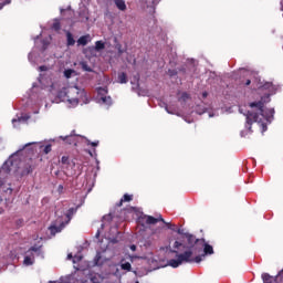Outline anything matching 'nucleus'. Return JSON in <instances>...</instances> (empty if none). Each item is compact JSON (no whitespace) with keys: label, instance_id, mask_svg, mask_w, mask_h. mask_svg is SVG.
<instances>
[{"label":"nucleus","instance_id":"3","mask_svg":"<svg viewBox=\"0 0 283 283\" xmlns=\"http://www.w3.org/2000/svg\"><path fill=\"white\" fill-rule=\"evenodd\" d=\"M36 143H28L21 149L15 151L9 157V160H6L0 168V174H10L12 171V167L14 169H20L21 176H29L34 171V160L32 157L34 156V151L36 149L34 146Z\"/></svg>","mask_w":283,"mask_h":283},{"label":"nucleus","instance_id":"42","mask_svg":"<svg viewBox=\"0 0 283 283\" xmlns=\"http://www.w3.org/2000/svg\"><path fill=\"white\" fill-rule=\"evenodd\" d=\"M241 137L244 138V136H247V130H241Z\"/></svg>","mask_w":283,"mask_h":283},{"label":"nucleus","instance_id":"50","mask_svg":"<svg viewBox=\"0 0 283 283\" xmlns=\"http://www.w3.org/2000/svg\"><path fill=\"white\" fill-rule=\"evenodd\" d=\"M101 229H105V223H102V224H101Z\"/></svg>","mask_w":283,"mask_h":283},{"label":"nucleus","instance_id":"49","mask_svg":"<svg viewBox=\"0 0 283 283\" xmlns=\"http://www.w3.org/2000/svg\"><path fill=\"white\" fill-rule=\"evenodd\" d=\"M281 10L283 12V0L281 1Z\"/></svg>","mask_w":283,"mask_h":283},{"label":"nucleus","instance_id":"27","mask_svg":"<svg viewBox=\"0 0 283 283\" xmlns=\"http://www.w3.org/2000/svg\"><path fill=\"white\" fill-rule=\"evenodd\" d=\"M81 260H83V255L81 254H75L73 256V264H78V262H81Z\"/></svg>","mask_w":283,"mask_h":283},{"label":"nucleus","instance_id":"34","mask_svg":"<svg viewBox=\"0 0 283 283\" xmlns=\"http://www.w3.org/2000/svg\"><path fill=\"white\" fill-rule=\"evenodd\" d=\"M177 233H178L179 235H184V238H186V235H187V232H185V229H181V228H178V229H177Z\"/></svg>","mask_w":283,"mask_h":283},{"label":"nucleus","instance_id":"22","mask_svg":"<svg viewBox=\"0 0 283 283\" xmlns=\"http://www.w3.org/2000/svg\"><path fill=\"white\" fill-rule=\"evenodd\" d=\"M99 101L104 104V105H112V96H103L99 97Z\"/></svg>","mask_w":283,"mask_h":283},{"label":"nucleus","instance_id":"25","mask_svg":"<svg viewBox=\"0 0 283 283\" xmlns=\"http://www.w3.org/2000/svg\"><path fill=\"white\" fill-rule=\"evenodd\" d=\"M161 0H151V6H150V12H156V6L160 3Z\"/></svg>","mask_w":283,"mask_h":283},{"label":"nucleus","instance_id":"31","mask_svg":"<svg viewBox=\"0 0 283 283\" xmlns=\"http://www.w3.org/2000/svg\"><path fill=\"white\" fill-rule=\"evenodd\" d=\"M28 60L30 61V63H32L34 65V63H36V60L34 59V52H30Z\"/></svg>","mask_w":283,"mask_h":283},{"label":"nucleus","instance_id":"29","mask_svg":"<svg viewBox=\"0 0 283 283\" xmlns=\"http://www.w3.org/2000/svg\"><path fill=\"white\" fill-rule=\"evenodd\" d=\"M102 220L106 222H112V220H114V216H112V213L105 214Z\"/></svg>","mask_w":283,"mask_h":283},{"label":"nucleus","instance_id":"36","mask_svg":"<svg viewBox=\"0 0 283 283\" xmlns=\"http://www.w3.org/2000/svg\"><path fill=\"white\" fill-rule=\"evenodd\" d=\"M39 71L40 72H48V66L46 65L39 66Z\"/></svg>","mask_w":283,"mask_h":283},{"label":"nucleus","instance_id":"38","mask_svg":"<svg viewBox=\"0 0 283 283\" xmlns=\"http://www.w3.org/2000/svg\"><path fill=\"white\" fill-rule=\"evenodd\" d=\"M261 127H262V134H264V132H266V129H269L266 124H261Z\"/></svg>","mask_w":283,"mask_h":283},{"label":"nucleus","instance_id":"53","mask_svg":"<svg viewBox=\"0 0 283 283\" xmlns=\"http://www.w3.org/2000/svg\"><path fill=\"white\" fill-rule=\"evenodd\" d=\"M36 39H39V35H36Z\"/></svg>","mask_w":283,"mask_h":283},{"label":"nucleus","instance_id":"24","mask_svg":"<svg viewBox=\"0 0 283 283\" xmlns=\"http://www.w3.org/2000/svg\"><path fill=\"white\" fill-rule=\"evenodd\" d=\"M40 149H42L43 154H50V151H52V145L48 144L44 147L42 145H40Z\"/></svg>","mask_w":283,"mask_h":283},{"label":"nucleus","instance_id":"5","mask_svg":"<svg viewBox=\"0 0 283 283\" xmlns=\"http://www.w3.org/2000/svg\"><path fill=\"white\" fill-rule=\"evenodd\" d=\"M34 258H41L43 260V245H33L24 253L23 265L32 266L34 264Z\"/></svg>","mask_w":283,"mask_h":283},{"label":"nucleus","instance_id":"9","mask_svg":"<svg viewBox=\"0 0 283 283\" xmlns=\"http://www.w3.org/2000/svg\"><path fill=\"white\" fill-rule=\"evenodd\" d=\"M61 163H62V168L67 169V171H70V169H74V167H76V164L73 160H70L69 156H63L61 158Z\"/></svg>","mask_w":283,"mask_h":283},{"label":"nucleus","instance_id":"45","mask_svg":"<svg viewBox=\"0 0 283 283\" xmlns=\"http://www.w3.org/2000/svg\"><path fill=\"white\" fill-rule=\"evenodd\" d=\"M67 260H74V256L72 255V253L67 254Z\"/></svg>","mask_w":283,"mask_h":283},{"label":"nucleus","instance_id":"28","mask_svg":"<svg viewBox=\"0 0 283 283\" xmlns=\"http://www.w3.org/2000/svg\"><path fill=\"white\" fill-rule=\"evenodd\" d=\"M82 70H83L84 72H94V70H92V69L90 67V65H87V63H85V62L82 63Z\"/></svg>","mask_w":283,"mask_h":283},{"label":"nucleus","instance_id":"39","mask_svg":"<svg viewBox=\"0 0 283 283\" xmlns=\"http://www.w3.org/2000/svg\"><path fill=\"white\" fill-rule=\"evenodd\" d=\"M48 49V43L45 40L42 41V50H46Z\"/></svg>","mask_w":283,"mask_h":283},{"label":"nucleus","instance_id":"2","mask_svg":"<svg viewBox=\"0 0 283 283\" xmlns=\"http://www.w3.org/2000/svg\"><path fill=\"white\" fill-rule=\"evenodd\" d=\"M185 238L187 244L181 243L180 241H175L172 245L174 250H170V253H175L177 258L168 261V266H171L172 269H178L181 264H193V262L200 264V262H202V256L197 255L196 258H192V255L193 250L196 251V249L200 247V242H205V239H196V235L191 233H186Z\"/></svg>","mask_w":283,"mask_h":283},{"label":"nucleus","instance_id":"6","mask_svg":"<svg viewBox=\"0 0 283 283\" xmlns=\"http://www.w3.org/2000/svg\"><path fill=\"white\" fill-rule=\"evenodd\" d=\"M71 92H73V94H77V97L73 99H69L70 103H74L75 105H78L80 101H83V103L85 104L90 103V99H87V93L85 92V90L78 88V86H75L71 88Z\"/></svg>","mask_w":283,"mask_h":283},{"label":"nucleus","instance_id":"10","mask_svg":"<svg viewBox=\"0 0 283 283\" xmlns=\"http://www.w3.org/2000/svg\"><path fill=\"white\" fill-rule=\"evenodd\" d=\"M61 138L62 140H65L67 145H76L78 143V139H76V134H74V130L71 133V135Z\"/></svg>","mask_w":283,"mask_h":283},{"label":"nucleus","instance_id":"21","mask_svg":"<svg viewBox=\"0 0 283 283\" xmlns=\"http://www.w3.org/2000/svg\"><path fill=\"white\" fill-rule=\"evenodd\" d=\"M107 87H98L97 88V94H98V98H103V96H107Z\"/></svg>","mask_w":283,"mask_h":283},{"label":"nucleus","instance_id":"8","mask_svg":"<svg viewBox=\"0 0 283 283\" xmlns=\"http://www.w3.org/2000/svg\"><path fill=\"white\" fill-rule=\"evenodd\" d=\"M202 248H203V254L199 255L201 258V261H202V258H205V255H213V247L207 243L205 239H203V242L199 243V249H202Z\"/></svg>","mask_w":283,"mask_h":283},{"label":"nucleus","instance_id":"32","mask_svg":"<svg viewBox=\"0 0 283 283\" xmlns=\"http://www.w3.org/2000/svg\"><path fill=\"white\" fill-rule=\"evenodd\" d=\"M52 29H53V30H56V31L61 30V22L55 21V22L52 24Z\"/></svg>","mask_w":283,"mask_h":283},{"label":"nucleus","instance_id":"11","mask_svg":"<svg viewBox=\"0 0 283 283\" xmlns=\"http://www.w3.org/2000/svg\"><path fill=\"white\" fill-rule=\"evenodd\" d=\"M145 218H146V224H157V222H165V219L163 218V216H159V218L145 216Z\"/></svg>","mask_w":283,"mask_h":283},{"label":"nucleus","instance_id":"46","mask_svg":"<svg viewBox=\"0 0 283 283\" xmlns=\"http://www.w3.org/2000/svg\"><path fill=\"white\" fill-rule=\"evenodd\" d=\"M130 251H136V245L135 244L130 245Z\"/></svg>","mask_w":283,"mask_h":283},{"label":"nucleus","instance_id":"18","mask_svg":"<svg viewBox=\"0 0 283 283\" xmlns=\"http://www.w3.org/2000/svg\"><path fill=\"white\" fill-rule=\"evenodd\" d=\"M120 269H122V271L129 272V271H132V263H129V262L125 261V259H123L120 261Z\"/></svg>","mask_w":283,"mask_h":283},{"label":"nucleus","instance_id":"48","mask_svg":"<svg viewBox=\"0 0 283 283\" xmlns=\"http://www.w3.org/2000/svg\"><path fill=\"white\" fill-rule=\"evenodd\" d=\"M202 96H203V98H207V96H208L207 92H205V93L202 94Z\"/></svg>","mask_w":283,"mask_h":283},{"label":"nucleus","instance_id":"44","mask_svg":"<svg viewBox=\"0 0 283 283\" xmlns=\"http://www.w3.org/2000/svg\"><path fill=\"white\" fill-rule=\"evenodd\" d=\"M95 238H101V230H97Z\"/></svg>","mask_w":283,"mask_h":283},{"label":"nucleus","instance_id":"15","mask_svg":"<svg viewBox=\"0 0 283 283\" xmlns=\"http://www.w3.org/2000/svg\"><path fill=\"white\" fill-rule=\"evenodd\" d=\"M28 120H30V116L28 115L20 116L18 118L12 119V125L13 127H17V123H28Z\"/></svg>","mask_w":283,"mask_h":283},{"label":"nucleus","instance_id":"12","mask_svg":"<svg viewBox=\"0 0 283 283\" xmlns=\"http://www.w3.org/2000/svg\"><path fill=\"white\" fill-rule=\"evenodd\" d=\"M92 42V35L90 34H86V35H82L78 38L77 40V45H87V43H91Z\"/></svg>","mask_w":283,"mask_h":283},{"label":"nucleus","instance_id":"35","mask_svg":"<svg viewBox=\"0 0 283 283\" xmlns=\"http://www.w3.org/2000/svg\"><path fill=\"white\" fill-rule=\"evenodd\" d=\"M87 145H91V147H98V140L96 142L87 140Z\"/></svg>","mask_w":283,"mask_h":283},{"label":"nucleus","instance_id":"13","mask_svg":"<svg viewBox=\"0 0 283 283\" xmlns=\"http://www.w3.org/2000/svg\"><path fill=\"white\" fill-rule=\"evenodd\" d=\"M75 44H76V40H74V35L72 34V32L67 31L66 32V45H67V48H72Z\"/></svg>","mask_w":283,"mask_h":283},{"label":"nucleus","instance_id":"7","mask_svg":"<svg viewBox=\"0 0 283 283\" xmlns=\"http://www.w3.org/2000/svg\"><path fill=\"white\" fill-rule=\"evenodd\" d=\"M263 283H282L283 269L277 273L276 276H272L269 273H263L261 275Z\"/></svg>","mask_w":283,"mask_h":283},{"label":"nucleus","instance_id":"20","mask_svg":"<svg viewBox=\"0 0 283 283\" xmlns=\"http://www.w3.org/2000/svg\"><path fill=\"white\" fill-rule=\"evenodd\" d=\"M94 50H96V52H101V50H105V42L96 41Z\"/></svg>","mask_w":283,"mask_h":283},{"label":"nucleus","instance_id":"51","mask_svg":"<svg viewBox=\"0 0 283 283\" xmlns=\"http://www.w3.org/2000/svg\"><path fill=\"white\" fill-rule=\"evenodd\" d=\"M212 116H213L212 114H209V117H210V118H212Z\"/></svg>","mask_w":283,"mask_h":283},{"label":"nucleus","instance_id":"4","mask_svg":"<svg viewBox=\"0 0 283 283\" xmlns=\"http://www.w3.org/2000/svg\"><path fill=\"white\" fill-rule=\"evenodd\" d=\"M76 213L75 208H70L67 212L64 214L65 221H63V216L57 217L52 226L49 227L51 235H56V233H61L64 227H67L72 220V216Z\"/></svg>","mask_w":283,"mask_h":283},{"label":"nucleus","instance_id":"19","mask_svg":"<svg viewBox=\"0 0 283 283\" xmlns=\"http://www.w3.org/2000/svg\"><path fill=\"white\" fill-rule=\"evenodd\" d=\"M190 98L191 96L189 95V93L184 92L181 96L178 98V101L179 103H187Z\"/></svg>","mask_w":283,"mask_h":283},{"label":"nucleus","instance_id":"40","mask_svg":"<svg viewBox=\"0 0 283 283\" xmlns=\"http://www.w3.org/2000/svg\"><path fill=\"white\" fill-rule=\"evenodd\" d=\"M3 191H4L6 193H9V196L12 195V189H11L10 187L7 188V189H4Z\"/></svg>","mask_w":283,"mask_h":283},{"label":"nucleus","instance_id":"33","mask_svg":"<svg viewBox=\"0 0 283 283\" xmlns=\"http://www.w3.org/2000/svg\"><path fill=\"white\" fill-rule=\"evenodd\" d=\"M11 0H4V2H0V10H3L4 6H10Z\"/></svg>","mask_w":283,"mask_h":283},{"label":"nucleus","instance_id":"37","mask_svg":"<svg viewBox=\"0 0 283 283\" xmlns=\"http://www.w3.org/2000/svg\"><path fill=\"white\" fill-rule=\"evenodd\" d=\"M165 109H166V112L168 113V114H176V112L175 111H171L170 108H169V106H165Z\"/></svg>","mask_w":283,"mask_h":283},{"label":"nucleus","instance_id":"14","mask_svg":"<svg viewBox=\"0 0 283 283\" xmlns=\"http://www.w3.org/2000/svg\"><path fill=\"white\" fill-rule=\"evenodd\" d=\"M114 3L117 10H120V12H125V10H127V4L125 3V0H114Z\"/></svg>","mask_w":283,"mask_h":283},{"label":"nucleus","instance_id":"1","mask_svg":"<svg viewBox=\"0 0 283 283\" xmlns=\"http://www.w3.org/2000/svg\"><path fill=\"white\" fill-rule=\"evenodd\" d=\"M261 90H265L269 92V94H265L263 97H261L259 102L250 103L249 106L251 111H247L244 113V109L239 108L240 114L245 116V129L250 134H253V130H251L253 123H262V120L271 123L273 120V116L275 115V108H264V105H266V103H271V96L276 94L277 90H280V86H275L271 82H265L261 86Z\"/></svg>","mask_w":283,"mask_h":283},{"label":"nucleus","instance_id":"26","mask_svg":"<svg viewBox=\"0 0 283 283\" xmlns=\"http://www.w3.org/2000/svg\"><path fill=\"white\" fill-rule=\"evenodd\" d=\"M74 70H72V69H69V70H65L64 71V76H65V78H72V74H74Z\"/></svg>","mask_w":283,"mask_h":283},{"label":"nucleus","instance_id":"41","mask_svg":"<svg viewBox=\"0 0 283 283\" xmlns=\"http://www.w3.org/2000/svg\"><path fill=\"white\" fill-rule=\"evenodd\" d=\"M57 191H59V193H63V185H59Z\"/></svg>","mask_w":283,"mask_h":283},{"label":"nucleus","instance_id":"23","mask_svg":"<svg viewBox=\"0 0 283 283\" xmlns=\"http://www.w3.org/2000/svg\"><path fill=\"white\" fill-rule=\"evenodd\" d=\"M101 252H97L95 258H94V264L95 266H103V263H101Z\"/></svg>","mask_w":283,"mask_h":283},{"label":"nucleus","instance_id":"43","mask_svg":"<svg viewBox=\"0 0 283 283\" xmlns=\"http://www.w3.org/2000/svg\"><path fill=\"white\" fill-rule=\"evenodd\" d=\"M169 73H170V76H176V74H177V72L176 71H169Z\"/></svg>","mask_w":283,"mask_h":283},{"label":"nucleus","instance_id":"17","mask_svg":"<svg viewBox=\"0 0 283 283\" xmlns=\"http://www.w3.org/2000/svg\"><path fill=\"white\" fill-rule=\"evenodd\" d=\"M133 199H134V196L125 193L120 199V201L117 203V207H122L123 202H132Z\"/></svg>","mask_w":283,"mask_h":283},{"label":"nucleus","instance_id":"30","mask_svg":"<svg viewBox=\"0 0 283 283\" xmlns=\"http://www.w3.org/2000/svg\"><path fill=\"white\" fill-rule=\"evenodd\" d=\"M164 224H166V227H168V229H170V231H178L176 224H171L167 221H165Z\"/></svg>","mask_w":283,"mask_h":283},{"label":"nucleus","instance_id":"47","mask_svg":"<svg viewBox=\"0 0 283 283\" xmlns=\"http://www.w3.org/2000/svg\"><path fill=\"white\" fill-rule=\"evenodd\" d=\"M245 85H251V80H247Z\"/></svg>","mask_w":283,"mask_h":283},{"label":"nucleus","instance_id":"52","mask_svg":"<svg viewBox=\"0 0 283 283\" xmlns=\"http://www.w3.org/2000/svg\"><path fill=\"white\" fill-rule=\"evenodd\" d=\"M114 243H116V240H113Z\"/></svg>","mask_w":283,"mask_h":283},{"label":"nucleus","instance_id":"16","mask_svg":"<svg viewBox=\"0 0 283 283\" xmlns=\"http://www.w3.org/2000/svg\"><path fill=\"white\" fill-rule=\"evenodd\" d=\"M117 82L120 83V85H125V83H127V73L125 72L118 73Z\"/></svg>","mask_w":283,"mask_h":283}]
</instances>
